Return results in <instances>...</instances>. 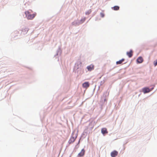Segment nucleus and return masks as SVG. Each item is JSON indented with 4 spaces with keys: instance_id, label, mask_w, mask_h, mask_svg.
I'll use <instances>...</instances> for the list:
<instances>
[{
    "instance_id": "nucleus-1",
    "label": "nucleus",
    "mask_w": 157,
    "mask_h": 157,
    "mask_svg": "<svg viewBox=\"0 0 157 157\" xmlns=\"http://www.w3.org/2000/svg\"><path fill=\"white\" fill-rule=\"evenodd\" d=\"M33 11L31 10H29L25 12L26 17L28 20H32L36 16V13L32 14Z\"/></svg>"
},
{
    "instance_id": "nucleus-2",
    "label": "nucleus",
    "mask_w": 157,
    "mask_h": 157,
    "mask_svg": "<svg viewBox=\"0 0 157 157\" xmlns=\"http://www.w3.org/2000/svg\"><path fill=\"white\" fill-rule=\"evenodd\" d=\"M153 88L150 89L148 87H144L142 89V91L144 94L148 93L151 91Z\"/></svg>"
},
{
    "instance_id": "nucleus-3",
    "label": "nucleus",
    "mask_w": 157,
    "mask_h": 157,
    "mask_svg": "<svg viewBox=\"0 0 157 157\" xmlns=\"http://www.w3.org/2000/svg\"><path fill=\"white\" fill-rule=\"evenodd\" d=\"M85 152V150L84 149L82 150L81 152L78 154V157H81L83 156Z\"/></svg>"
},
{
    "instance_id": "nucleus-4",
    "label": "nucleus",
    "mask_w": 157,
    "mask_h": 157,
    "mask_svg": "<svg viewBox=\"0 0 157 157\" xmlns=\"http://www.w3.org/2000/svg\"><path fill=\"white\" fill-rule=\"evenodd\" d=\"M118 152L116 151H114L111 153V155L112 157H115L118 155Z\"/></svg>"
},
{
    "instance_id": "nucleus-5",
    "label": "nucleus",
    "mask_w": 157,
    "mask_h": 157,
    "mask_svg": "<svg viewBox=\"0 0 157 157\" xmlns=\"http://www.w3.org/2000/svg\"><path fill=\"white\" fill-rule=\"evenodd\" d=\"M89 84L88 82H86L82 84V86L84 88H87L89 86Z\"/></svg>"
},
{
    "instance_id": "nucleus-6",
    "label": "nucleus",
    "mask_w": 157,
    "mask_h": 157,
    "mask_svg": "<svg viewBox=\"0 0 157 157\" xmlns=\"http://www.w3.org/2000/svg\"><path fill=\"white\" fill-rule=\"evenodd\" d=\"M126 54L129 58H131L133 55V51L132 50H130L129 52H127Z\"/></svg>"
},
{
    "instance_id": "nucleus-7",
    "label": "nucleus",
    "mask_w": 157,
    "mask_h": 157,
    "mask_svg": "<svg viewBox=\"0 0 157 157\" xmlns=\"http://www.w3.org/2000/svg\"><path fill=\"white\" fill-rule=\"evenodd\" d=\"M87 68L88 71H90L94 69V66L93 65H90L88 66Z\"/></svg>"
},
{
    "instance_id": "nucleus-8",
    "label": "nucleus",
    "mask_w": 157,
    "mask_h": 157,
    "mask_svg": "<svg viewBox=\"0 0 157 157\" xmlns=\"http://www.w3.org/2000/svg\"><path fill=\"white\" fill-rule=\"evenodd\" d=\"M136 61L138 63H140L143 62V59L141 57H139L137 59Z\"/></svg>"
},
{
    "instance_id": "nucleus-9",
    "label": "nucleus",
    "mask_w": 157,
    "mask_h": 157,
    "mask_svg": "<svg viewBox=\"0 0 157 157\" xmlns=\"http://www.w3.org/2000/svg\"><path fill=\"white\" fill-rule=\"evenodd\" d=\"M101 132L103 134H107L108 133V132L107 130V129L105 128H102L101 129Z\"/></svg>"
},
{
    "instance_id": "nucleus-10",
    "label": "nucleus",
    "mask_w": 157,
    "mask_h": 157,
    "mask_svg": "<svg viewBox=\"0 0 157 157\" xmlns=\"http://www.w3.org/2000/svg\"><path fill=\"white\" fill-rule=\"evenodd\" d=\"M75 140V138L74 137H71L69 140V142L70 144L73 143Z\"/></svg>"
},
{
    "instance_id": "nucleus-11",
    "label": "nucleus",
    "mask_w": 157,
    "mask_h": 157,
    "mask_svg": "<svg viewBox=\"0 0 157 157\" xmlns=\"http://www.w3.org/2000/svg\"><path fill=\"white\" fill-rule=\"evenodd\" d=\"M124 59H121L119 61H117L116 62V64H121L124 61Z\"/></svg>"
},
{
    "instance_id": "nucleus-12",
    "label": "nucleus",
    "mask_w": 157,
    "mask_h": 157,
    "mask_svg": "<svg viewBox=\"0 0 157 157\" xmlns=\"http://www.w3.org/2000/svg\"><path fill=\"white\" fill-rule=\"evenodd\" d=\"M112 8L114 10H119V7L118 6H115L113 7H112Z\"/></svg>"
},
{
    "instance_id": "nucleus-13",
    "label": "nucleus",
    "mask_w": 157,
    "mask_h": 157,
    "mask_svg": "<svg viewBox=\"0 0 157 157\" xmlns=\"http://www.w3.org/2000/svg\"><path fill=\"white\" fill-rule=\"evenodd\" d=\"M29 30V29L28 28H25L24 29H23L22 30V32L25 33H27Z\"/></svg>"
},
{
    "instance_id": "nucleus-14",
    "label": "nucleus",
    "mask_w": 157,
    "mask_h": 157,
    "mask_svg": "<svg viewBox=\"0 0 157 157\" xmlns=\"http://www.w3.org/2000/svg\"><path fill=\"white\" fill-rule=\"evenodd\" d=\"M154 64L155 66L157 65V60L156 61H154Z\"/></svg>"
},
{
    "instance_id": "nucleus-15",
    "label": "nucleus",
    "mask_w": 157,
    "mask_h": 157,
    "mask_svg": "<svg viewBox=\"0 0 157 157\" xmlns=\"http://www.w3.org/2000/svg\"><path fill=\"white\" fill-rule=\"evenodd\" d=\"M91 11L90 10H89L88 12H86V14H90L91 13Z\"/></svg>"
},
{
    "instance_id": "nucleus-16",
    "label": "nucleus",
    "mask_w": 157,
    "mask_h": 157,
    "mask_svg": "<svg viewBox=\"0 0 157 157\" xmlns=\"http://www.w3.org/2000/svg\"><path fill=\"white\" fill-rule=\"evenodd\" d=\"M101 16L102 17H103L104 16V14L103 13H101Z\"/></svg>"
},
{
    "instance_id": "nucleus-17",
    "label": "nucleus",
    "mask_w": 157,
    "mask_h": 157,
    "mask_svg": "<svg viewBox=\"0 0 157 157\" xmlns=\"http://www.w3.org/2000/svg\"><path fill=\"white\" fill-rule=\"evenodd\" d=\"M81 20H82L83 21H83H84L85 20V18H83V19H82Z\"/></svg>"
}]
</instances>
